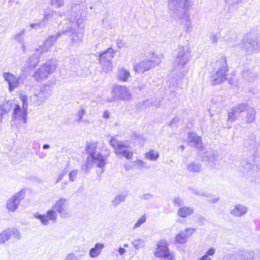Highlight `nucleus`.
<instances>
[{"mask_svg": "<svg viewBox=\"0 0 260 260\" xmlns=\"http://www.w3.org/2000/svg\"><path fill=\"white\" fill-rule=\"evenodd\" d=\"M187 3V0H169L168 7L170 14L173 16L177 15L181 22L184 24L185 30L191 32L193 26L190 20Z\"/></svg>", "mask_w": 260, "mask_h": 260, "instance_id": "obj_1", "label": "nucleus"}, {"mask_svg": "<svg viewBox=\"0 0 260 260\" xmlns=\"http://www.w3.org/2000/svg\"><path fill=\"white\" fill-rule=\"evenodd\" d=\"M175 59L173 62L174 69L180 72L183 75L185 70V66L187 63L190 56V52L188 46H179L176 50Z\"/></svg>", "mask_w": 260, "mask_h": 260, "instance_id": "obj_2", "label": "nucleus"}, {"mask_svg": "<svg viewBox=\"0 0 260 260\" xmlns=\"http://www.w3.org/2000/svg\"><path fill=\"white\" fill-rule=\"evenodd\" d=\"M96 148V143L89 142L86 144L85 150L89 155L87 158V167H90L93 163L98 167L103 168L106 164V158L97 151Z\"/></svg>", "mask_w": 260, "mask_h": 260, "instance_id": "obj_3", "label": "nucleus"}, {"mask_svg": "<svg viewBox=\"0 0 260 260\" xmlns=\"http://www.w3.org/2000/svg\"><path fill=\"white\" fill-rule=\"evenodd\" d=\"M57 67V60L55 59H51L37 69L33 74V77L37 81L41 82L47 79L54 73Z\"/></svg>", "mask_w": 260, "mask_h": 260, "instance_id": "obj_4", "label": "nucleus"}, {"mask_svg": "<svg viewBox=\"0 0 260 260\" xmlns=\"http://www.w3.org/2000/svg\"><path fill=\"white\" fill-rule=\"evenodd\" d=\"M218 68L214 75L211 77V81L212 85L220 84L226 79L228 67L226 63V57L222 55L220 59L218 60L216 64Z\"/></svg>", "mask_w": 260, "mask_h": 260, "instance_id": "obj_5", "label": "nucleus"}, {"mask_svg": "<svg viewBox=\"0 0 260 260\" xmlns=\"http://www.w3.org/2000/svg\"><path fill=\"white\" fill-rule=\"evenodd\" d=\"M2 77L8 85V90L10 92L23 84L26 78V77L22 74L17 76L9 72H3Z\"/></svg>", "mask_w": 260, "mask_h": 260, "instance_id": "obj_6", "label": "nucleus"}, {"mask_svg": "<svg viewBox=\"0 0 260 260\" xmlns=\"http://www.w3.org/2000/svg\"><path fill=\"white\" fill-rule=\"evenodd\" d=\"M51 91V87L49 85H44L40 88L35 89L31 100L36 106H40L50 96Z\"/></svg>", "mask_w": 260, "mask_h": 260, "instance_id": "obj_7", "label": "nucleus"}, {"mask_svg": "<svg viewBox=\"0 0 260 260\" xmlns=\"http://www.w3.org/2000/svg\"><path fill=\"white\" fill-rule=\"evenodd\" d=\"M151 54L152 56L150 58V60H143L135 66L134 69L136 72L144 73L161 62V55H155L154 53H150Z\"/></svg>", "mask_w": 260, "mask_h": 260, "instance_id": "obj_8", "label": "nucleus"}, {"mask_svg": "<svg viewBox=\"0 0 260 260\" xmlns=\"http://www.w3.org/2000/svg\"><path fill=\"white\" fill-rule=\"evenodd\" d=\"M115 53V51L112 48H109L106 51L99 54V60L103 66V72L108 73L112 70V58Z\"/></svg>", "mask_w": 260, "mask_h": 260, "instance_id": "obj_9", "label": "nucleus"}, {"mask_svg": "<svg viewBox=\"0 0 260 260\" xmlns=\"http://www.w3.org/2000/svg\"><path fill=\"white\" fill-rule=\"evenodd\" d=\"M112 98L109 101L115 100L129 101L132 95L128 88L124 86L120 85H114L111 91Z\"/></svg>", "mask_w": 260, "mask_h": 260, "instance_id": "obj_10", "label": "nucleus"}, {"mask_svg": "<svg viewBox=\"0 0 260 260\" xmlns=\"http://www.w3.org/2000/svg\"><path fill=\"white\" fill-rule=\"evenodd\" d=\"M27 109L23 108L19 105H16L12 113V122L17 127H20L22 123L27 122Z\"/></svg>", "mask_w": 260, "mask_h": 260, "instance_id": "obj_11", "label": "nucleus"}, {"mask_svg": "<svg viewBox=\"0 0 260 260\" xmlns=\"http://www.w3.org/2000/svg\"><path fill=\"white\" fill-rule=\"evenodd\" d=\"M68 203L64 198H61L53 204L52 209L58 213L61 218H69L71 216V211L67 208Z\"/></svg>", "mask_w": 260, "mask_h": 260, "instance_id": "obj_12", "label": "nucleus"}, {"mask_svg": "<svg viewBox=\"0 0 260 260\" xmlns=\"http://www.w3.org/2000/svg\"><path fill=\"white\" fill-rule=\"evenodd\" d=\"M155 257L160 258H165L168 260H172L174 256L168 248V243L165 240L160 241L154 251Z\"/></svg>", "mask_w": 260, "mask_h": 260, "instance_id": "obj_13", "label": "nucleus"}, {"mask_svg": "<svg viewBox=\"0 0 260 260\" xmlns=\"http://www.w3.org/2000/svg\"><path fill=\"white\" fill-rule=\"evenodd\" d=\"M24 197V192L22 190L12 196L7 202L6 207L11 212H14L18 208L20 201Z\"/></svg>", "mask_w": 260, "mask_h": 260, "instance_id": "obj_14", "label": "nucleus"}, {"mask_svg": "<svg viewBox=\"0 0 260 260\" xmlns=\"http://www.w3.org/2000/svg\"><path fill=\"white\" fill-rule=\"evenodd\" d=\"M57 216V213L53 209L48 210L44 214H41L38 212L34 214V217L39 219L44 225H48L49 224V221L55 222Z\"/></svg>", "mask_w": 260, "mask_h": 260, "instance_id": "obj_15", "label": "nucleus"}, {"mask_svg": "<svg viewBox=\"0 0 260 260\" xmlns=\"http://www.w3.org/2000/svg\"><path fill=\"white\" fill-rule=\"evenodd\" d=\"M248 105L244 103H240L232 109V112L228 114V120L233 121L238 118L243 117Z\"/></svg>", "mask_w": 260, "mask_h": 260, "instance_id": "obj_16", "label": "nucleus"}, {"mask_svg": "<svg viewBox=\"0 0 260 260\" xmlns=\"http://www.w3.org/2000/svg\"><path fill=\"white\" fill-rule=\"evenodd\" d=\"M110 144L114 148L117 156H121L122 151L129 148L130 145L127 141H118L115 137H112L110 141Z\"/></svg>", "mask_w": 260, "mask_h": 260, "instance_id": "obj_17", "label": "nucleus"}, {"mask_svg": "<svg viewBox=\"0 0 260 260\" xmlns=\"http://www.w3.org/2000/svg\"><path fill=\"white\" fill-rule=\"evenodd\" d=\"M256 113V110L248 105L244 114L245 116L243 115L241 120L247 124H250L255 120Z\"/></svg>", "mask_w": 260, "mask_h": 260, "instance_id": "obj_18", "label": "nucleus"}, {"mask_svg": "<svg viewBox=\"0 0 260 260\" xmlns=\"http://www.w3.org/2000/svg\"><path fill=\"white\" fill-rule=\"evenodd\" d=\"M248 208L245 205L236 204L230 211V214L234 217H240L244 215L247 212Z\"/></svg>", "mask_w": 260, "mask_h": 260, "instance_id": "obj_19", "label": "nucleus"}, {"mask_svg": "<svg viewBox=\"0 0 260 260\" xmlns=\"http://www.w3.org/2000/svg\"><path fill=\"white\" fill-rule=\"evenodd\" d=\"M13 108L12 101H8L3 104H0V124L3 122L4 115L9 113Z\"/></svg>", "mask_w": 260, "mask_h": 260, "instance_id": "obj_20", "label": "nucleus"}, {"mask_svg": "<svg viewBox=\"0 0 260 260\" xmlns=\"http://www.w3.org/2000/svg\"><path fill=\"white\" fill-rule=\"evenodd\" d=\"M242 75L243 78L247 82H252L257 77V73L253 69L244 70Z\"/></svg>", "mask_w": 260, "mask_h": 260, "instance_id": "obj_21", "label": "nucleus"}, {"mask_svg": "<svg viewBox=\"0 0 260 260\" xmlns=\"http://www.w3.org/2000/svg\"><path fill=\"white\" fill-rule=\"evenodd\" d=\"M105 248V245L101 243H97L94 247L91 248L89 250V255L91 258L98 257L102 253V250Z\"/></svg>", "mask_w": 260, "mask_h": 260, "instance_id": "obj_22", "label": "nucleus"}, {"mask_svg": "<svg viewBox=\"0 0 260 260\" xmlns=\"http://www.w3.org/2000/svg\"><path fill=\"white\" fill-rule=\"evenodd\" d=\"M188 141L190 143H193L194 147L198 149H201L202 147V138L195 133H189Z\"/></svg>", "mask_w": 260, "mask_h": 260, "instance_id": "obj_23", "label": "nucleus"}, {"mask_svg": "<svg viewBox=\"0 0 260 260\" xmlns=\"http://www.w3.org/2000/svg\"><path fill=\"white\" fill-rule=\"evenodd\" d=\"M194 209L192 207L184 206L178 209L177 214L181 217L186 218L191 215Z\"/></svg>", "mask_w": 260, "mask_h": 260, "instance_id": "obj_24", "label": "nucleus"}, {"mask_svg": "<svg viewBox=\"0 0 260 260\" xmlns=\"http://www.w3.org/2000/svg\"><path fill=\"white\" fill-rule=\"evenodd\" d=\"M61 35L60 32L56 35H53L49 37L43 44L46 46L45 50H48L49 48L55 43L57 38Z\"/></svg>", "mask_w": 260, "mask_h": 260, "instance_id": "obj_25", "label": "nucleus"}, {"mask_svg": "<svg viewBox=\"0 0 260 260\" xmlns=\"http://www.w3.org/2000/svg\"><path fill=\"white\" fill-rule=\"evenodd\" d=\"M187 170L191 173H199L202 170V165L198 162H191L187 167Z\"/></svg>", "mask_w": 260, "mask_h": 260, "instance_id": "obj_26", "label": "nucleus"}, {"mask_svg": "<svg viewBox=\"0 0 260 260\" xmlns=\"http://www.w3.org/2000/svg\"><path fill=\"white\" fill-rule=\"evenodd\" d=\"M130 76L129 72L128 70L125 69L124 68H121L119 69L118 73V79L121 81H126Z\"/></svg>", "mask_w": 260, "mask_h": 260, "instance_id": "obj_27", "label": "nucleus"}, {"mask_svg": "<svg viewBox=\"0 0 260 260\" xmlns=\"http://www.w3.org/2000/svg\"><path fill=\"white\" fill-rule=\"evenodd\" d=\"M203 159L209 163L213 164L217 160V155L213 152L210 151L206 153V154L203 157Z\"/></svg>", "mask_w": 260, "mask_h": 260, "instance_id": "obj_28", "label": "nucleus"}, {"mask_svg": "<svg viewBox=\"0 0 260 260\" xmlns=\"http://www.w3.org/2000/svg\"><path fill=\"white\" fill-rule=\"evenodd\" d=\"M145 156L149 160L156 161L159 157V154L157 151L152 149L146 153Z\"/></svg>", "mask_w": 260, "mask_h": 260, "instance_id": "obj_29", "label": "nucleus"}, {"mask_svg": "<svg viewBox=\"0 0 260 260\" xmlns=\"http://www.w3.org/2000/svg\"><path fill=\"white\" fill-rule=\"evenodd\" d=\"M10 239V233L8 229L4 230L0 233V244H3Z\"/></svg>", "mask_w": 260, "mask_h": 260, "instance_id": "obj_30", "label": "nucleus"}, {"mask_svg": "<svg viewBox=\"0 0 260 260\" xmlns=\"http://www.w3.org/2000/svg\"><path fill=\"white\" fill-rule=\"evenodd\" d=\"M215 249L214 247L210 248L207 250L205 254L198 260H211V256L215 253Z\"/></svg>", "mask_w": 260, "mask_h": 260, "instance_id": "obj_31", "label": "nucleus"}, {"mask_svg": "<svg viewBox=\"0 0 260 260\" xmlns=\"http://www.w3.org/2000/svg\"><path fill=\"white\" fill-rule=\"evenodd\" d=\"M187 239V236L183 231H180L175 237V241L179 244L186 243Z\"/></svg>", "mask_w": 260, "mask_h": 260, "instance_id": "obj_32", "label": "nucleus"}, {"mask_svg": "<svg viewBox=\"0 0 260 260\" xmlns=\"http://www.w3.org/2000/svg\"><path fill=\"white\" fill-rule=\"evenodd\" d=\"M125 200V196L123 194H118L116 196L112 201V205L114 207H116L121 202H123Z\"/></svg>", "mask_w": 260, "mask_h": 260, "instance_id": "obj_33", "label": "nucleus"}, {"mask_svg": "<svg viewBox=\"0 0 260 260\" xmlns=\"http://www.w3.org/2000/svg\"><path fill=\"white\" fill-rule=\"evenodd\" d=\"M135 166L139 169H149V167L147 166L146 163L143 160L137 159L133 161Z\"/></svg>", "mask_w": 260, "mask_h": 260, "instance_id": "obj_34", "label": "nucleus"}, {"mask_svg": "<svg viewBox=\"0 0 260 260\" xmlns=\"http://www.w3.org/2000/svg\"><path fill=\"white\" fill-rule=\"evenodd\" d=\"M243 260H252L254 258L255 253L253 251H244L241 254Z\"/></svg>", "mask_w": 260, "mask_h": 260, "instance_id": "obj_35", "label": "nucleus"}, {"mask_svg": "<svg viewBox=\"0 0 260 260\" xmlns=\"http://www.w3.org/2000/svg\"><path fill=\"white\" fill-rule=\"evenodd\" d=\"M8 230L10 233V238L13 236L16 240H20L21 239V234L16 228H13L12 229H8Z\"/></svg>", "mask_w": 260, "mask_h": 260, "instance_id": "obj_36", "label": "nucleus"}, {"mask_svg": "<svg viewBox=\"0 0 260 260\" xmlns=\"http://www.w3.org/2000/svg\"><path fill=\"white\" fill-rule=\"evenodd\" d=\"M132 244L136 249L143 247L145 245L144 240L141 239L135 240L132 242Z\"/></svg>", "mask_w": 260, "mask_h": 260, "instance_id": "obj_37", "label": "nucleus"}, {"mask_svg": "<svg viewBox=\"0 0 260 260\" xmlns=\"http://www.w3.org/2000/svg\"><path fill=\"white\" fill-rule=\"evenodd\" d=\"M25 32V29H23L20 32L16 34L14 37L15 40L19 43H22L23 42V36Z\"/></svg>", "mask_w": 260, "mask_h": 260, "instance_id": "obj_38", "label": "nucleus"}, {"mask_svg": "<svg viewBox=\"0 0 260 260\" xmlns=\"http://www.w3.org/2000/svg\"><path fill=\"white\" fill-rule=\"evenodd\" d=\"M39 58L37 56H35V54L30 56L28 59L30 67H35L39 62Z\"/></svg>", "mask_w": 260, "mask_h": 260, "instance_id": "obj_39", "label": "nucleus"}, {"mask_svg": "<svg viewBox=\"0 0 260 260\" xmlns=\"http://www.w3.org/2000/svg\"><path fill=\"white\" fill-rule=\"evenodd\" d=\"M46 46L43 44L42 46H39L36 50L35 55L37 56L39 58L41 55L44 52H47L48 50H45Z\"/></svg>", "mask_w": 260, "mask_h": 260, "instance_id": "obj_40", "label": "nucleus"}, {"mask_svg": "<svg viewBox=\"0 0 260 260\" xmlns=\"http://www.w3.org/2000/svg\"><path fill=\"white\" fill-rule=\"evenodd\" d=\"M19 99L20 101L22 102V107L23 108L27 109L28 106V99L26 95L24 94H20Z\"/></svg>", "mask_w": 260, "mask_h": 260, "instance_id": "obj_41", "label": "nucleus"}, {"mask_svg": "<svg viewBox=\"0 0 260 260\" xmlns=\"http://www.w3.org/2000/svg\"><path fill=\"white\" fill-rule=\"evenodd\" d=\"M143 105L146 108L148 107H150V106H158L159 105V103L158 102H156L155 103L154 102V99H148L143 102Z\"/></svg>", "mask_w": 260, "mask_h": 260, "instance_id": "obj_42", "label": "nucleus"}, {"mask_svg": "<svg viewBox=\"0 0 260 260\" xmlns=\"http://www.w3.org/2000/svg\"><path fill=\"white\" fill-rule=\"evenodd\" d=\"M121 156H122L128 159H131L133 156V152L126 149L124 151H122V153Z\"/></svg>", "mask_w": 260, "mask_h": 260, "instance_id": "obj_43", "label": "nucleus"}, {"mask_svg": "<svg viewBox=\"0 0 260 260\" xmlns=\"http://www.w3.org/2000/svg\"><path fill=\"white\" fill-rule=\"evenodd\" d=\"M146 221V217L145 215H144L142 216L137 221V222L135 223L134 229H136L141 226V225L144 223Z\"/></svg>", "mask_w": 260, "mask_h": 260, "instance_id": "obj_44", "label": "nucleus"}, {"mask_svg": "<svg viewBox=\"0 0 260 260\" xmlns=\"http://www.w3.org/2000/svg\"><path fill=\"white\" fill-rule=\"evenodd\" d=\"M172 202L174 203V205H177L178 206H181L183 204L182 199L179 197H174V198L172 199Z\"/></svg>", "mask_w": 260, "mask_h": 260, "instance_id": "obj_45", "label": "nucleus"}, {"mask_svg": "<svg viewBox=\"0 0 260 260\" xmlns=\"http://www.w3.org/2000/svg\"><path fill=\"white\" fill-rule=\"evenodd\" d=\"M51 4L55 7H59L63 5V0H51Z\"/></svg>", "mask_w": 260, "mask_h": 260, "instance_id": "obj_46", "label": "nucleus"}, {"mask_svg": "<svg viewBox=\"0 0 260 260\" xmlns=\"http://www.w3.org/2000/svg\"><path fill=\"white\" fill-rule=\"evenodd\" d=\"M77 175V171L73 170L69 173L70 180L71 181H74L75 180Z\"/></svg>", "mask_w": 260, "mask_h": 260, "instance_id": "obj_47", "label": "nucleus"}, {"mask_svg": "<svg viewBox=\"0 0 260 260\" xmlns=\"http://www.w3.org/2000/svg\"><path fill=\"white\" fill-rule=\"evenodd\" d=\"M210 40L212 43H215L218 40V37L217 35L211 33L209 36Z\"/></svg>", "mask_w": 260, "mask_h": 260, "instance_id": "obj_48", "label": "nucleus"}, {"mask_svg": "<svg viewBox=\"0 0 260 260\" xmlns=\"http://www.w3.org/2000/svg\"><path fill=\"white\" fill-rule=\"evenodd\" d=\"M195 230L193 228H187L185 229L183 232L185 233L186 235L187 236H189L192 235V234L194 233Z\"/></svg>", "mask_w": 260, "mask_h": 260, "instance_id": "obj_49", "label": "nucleus"}, {"mask_svg": "<svg viewBox=\"0 0 260 260\" xmlns=\"http://www.w3.org/2000/svg\"><path fill=\"white\" fill-rule=\"evenodd\" d=\"M66 175V172L65 171H62L60 172V173L59 174L58 176L57 177L56 180L55 181V183H57L58 182H60L63 178V177Z\"/></svg>", "mask_w": 260, "mask_h": 260, "instance_id": "obj_50", "label": "nucleus"}, {"mask_svg": "<svg viewBox=\"0 0 260 260\" xmlns=\"http://www.w3.org/2000/svg\"><path fill=\"white\" fill-rule=\"evenodd\" d=\"M66 260H79V258H78L74 254L70 253L67 255Z\"/></svg>", "mask_w": 260, "mask_h": 260, "instance_id": "obj_51", "label": "nucleus"}, {"mask_svg": "<svg viewBox=\"0 0 260 260\" xmlns=\"http://www.w3.org/2000/svg\"><path fill=\"white\" fill-rule=\"evenodd\" d=\"M152 198L153 195L150 193H145L142 196L141 199L144 200H148L152 199Z\"/></svg>", "mask_w": 260, "mask_h": 260, "instance_id": "obj_52", "label": "nucleus"}, {"mask_svg": "<svg viewBox=\"0 0 260 260\" xmlns=\"http://www.w3.org/2000/svg\"><path fill=\"white\" fill-rule=\"evenodd\" d=\"M179 121L178 117H175L170 122L169 125L171 126H174L176 123H178Z\"/></svg>", "mask_w": 260, "mask_h": 260, "instance_id": "obj_53", "label": "nucleus"}, {"mask_svg": "<svg viewBox=\"0 0 260 260\" xmlns=\"http://www.w3.org/2000/svg\"><path fill=\"white\" fill-rule=\"evenodd\" d=\"M30 28L37 30L41 27V24L39 23H31L29 25Z\"/></svg>", "mask_w": 260, "mask_h": 260, "instance_id": "obj_54", "label": "nucleus"}, {"mask_svg": "<svg viewBox=\"0 0 260 260\" xmlns=\"http://www.w3.org/2000/svg\"><path fill=\"white\" fill-rule=\"evenodd\" d=\"M54 14H56V13L54 11H50L48 14H46L44 15V20H48L49 19V17L51 15H53Z\"/></svg>", "mask_w": 260, "mask_h": 260, "instance_id": "obj_55", "label": "nucleus"}, {"mask_svg": "<svg viewBox=\"0 0 260 260\" xmlns=\"http://www.w3.org/2000/svg\"><path fill=\"white\" fill-rule=\"evenodd\" d=\"M116 45L118 48H121L124 46V44L121 40H117Z\"/></svg>", "mask_w": 260, "mask_h": 260, "instance_id": "obj_56", "label": "nucleus"}, {"mask_svg": "<svg viewBox=\"0 0 260 260\" xmlns=\"http://www.w3.org/2000/svg\"><path fill=\"white\" fill-rule=\"evenodd\" d=\"M120 255H123L125 252V250L122 247H119L118 249L116 250Z\"/></svg>", "mask_w": 260, "mask_h": 260, "instance_id": "obj_57", "label": "nucleus"}, {"mask_svg": "<svg viewBox=\"0 0 260 260\" xmlns=\"http://www.w3.org/2000/svg\"><path fill=\"white\" fill-rule=\"evenodd\" d=\"M219 197L214 198V199L210 200L209 201V203H212V204L215 203H217L219 201Z\"/></svg>", "mask_w": 260, "mask_h": 260, "instance_id": "obj_58", "label": "nucleus"}, {"mask_svg": "<svg viewBox=\"0 0 260 260\" xmlns=\"http://www.w3.org/2000/svg\"><path fill=\"white\" fill-rule=\"evenodd\" d=\"M193 192L194 194H197V196L202 195V196H204V197H208L207 194H206V193H201L200 192V191H198L194 190Z\"/></svg>", "mask_w": 260, "mask_h": 260, "instance_id": "obj_59", "label": "nucleus"}, {"mask_svg": "<svg viewBox=\"0 0 260 260\" xmlns=\"http://www.w3.org/2000/svg\"><path fill=\"white\" fill-rule=\"evenodd\" d=\"M228 80V82L230 84L232 85H234L235 84V82L234 79H232V78H229Z\"/></svg>", "mask_w": 260, "mask_h": 260, "instance_id": "obj_60", "label": "nucleus"}, {"mask_svg": "<svg viewBox=\"0 0 260 260\" xmlns=\"http://www.w3.org/2000/svg\"><path fill=\"white\" fill-rule=\"evenodd\" d=\"M103 117L105 118H108L109 117V112L108 111H105L104 113Z\"/></svg>", "mask_w": 260, "mask_h": 260, "instance_id": "obj_61", "label": "nucleus"}, {"mask_svg": "<svg viewBox=\"0 0 260 260\" xmlns=\"http://www.w3.org/2000/svg\"><path fill=\"white\" fill-rule=\"evenodd\" d=\"M21 43V48L23 49V51L24 52L25 51V45L24 44V42H22Z\"/></svg>", "mask_w": 260, "mask_h": 260, "instance_id": "obj_62", "label": "nucleus"}, {"mask_svg": "<svg viewBox=\"0 0 260 260\" xmlns=\"http://www.w3.org/2000/svg\"><path fill=\"white\" fill-rule=\"evenodd\" d=\"M43 148L44 149H47L50 148V146L48 144H45L43 146Z\"/></svg>", "mask_w": 260, "mask_h": 260, "instance_id": "obj_63", "label": "nucleus"}, {"mask_svg": "<svg viewBox=\"0 0 260 260\" xmlns=\"http://www.w3.org/2000/svg\"><path fill=\"white\" fill-rule=\"evenodd\" d=\"M78 120H80L81 119V112L80 111H79L78 113Z\"/></svg>", "mask_w": 260, "mask_h": 260, "instance_id": "obj_64", "label": "nucleus"}]
</instances>
